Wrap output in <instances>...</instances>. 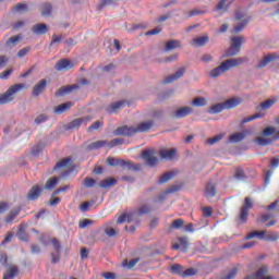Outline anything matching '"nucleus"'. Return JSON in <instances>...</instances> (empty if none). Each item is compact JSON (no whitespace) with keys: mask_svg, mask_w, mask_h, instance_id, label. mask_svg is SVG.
<instances>
[{"mask_svg":"<svg viewBox=\"0 0 279 279\" xmlns=\"http://www.w3.org/2000/svg\"><path fill=\"white\" fill-rule=\"evenodd\" d=\"M154 125H155L154 120L141 122L136 126L122 125L114 131V134L116 136H134V134H142L143 132H149V130H151Z\"/></svg>","mask_w":279,"mask_h":279,"instance_id":"1","label":"nucleus"},{"mask_svg":"<svg viewBox=\"0 0 279 279\" xmlns=\"http://www.w3.org/2000/svg\"><path fill=\"white\" fill-rule=\"evenodd\" d=\"M244 62H247L246 58H233L225 60L220 63L219 66L213 69L209 72L210 77H219L223 75L227 71H230V69H234L236 66H241Z\"/></svg>","mask_w":279,"mask_h":279,"instance_id":"2","label":"nucleus"},{"mask_svg":"<svg viewBox=\"0 0 279 279\" xmlns=\"http://www.w3.org/2000/svg\"><path fill=\"white\" fill-rule=\"evenodd\" d=\"M148 213H151V207L149 205H142L137 210L135 211H130L129 214H122L119 216L117 223H136L138 226L141 223V217L143 215H148Z\"/></svg>","mask_w":279,"mask_h":279,"instance_id":"3","label":"nucleus"},{"mask_svg":"<svg viewBox=\"0 0 279 279\" xmlns=\"http://www.w3.org/2000/svg\"><path fill=\"white\" fill-rule=\"evenodd\" d=\"M27 89V85L25 83H17L8 88L4 94H0V106L5 104H10L14 99V95L21 93V90Z\"/></svg>","mask_w":279,"mask_h":279,"instance_id":"4","label":"nucleus"},{"mask_svg":"<svg viewBox=\"0 0 279 279\" xmlns=\"http://www.w3.org/2000/svg\"><path fill=\"white\" fill-rule=\"evenodd\" d=\"M107 165L109 167H122V169H129L133 171H141V165H134L132 161H125L123 159H114L113 157L107 158Z\"/></svg>","mask_w":279,"mask_h":279,"instance_id":"5","label":"nucleus"},{"mask_svg":"<svg viewBox=\"0 0 279 279\" xmlns=\"http://www.w3.org/2000/svg\"><path fill=\"white\" fill-rule=\"evenodd\" d=\"M259 238V239H265V241H278L279 239V233L276 232V231H253L251 233H248L246 235V239H256Z\"/></svg>","mask_w":279,"mask_h":279,"instance_id":"6","label":"nucleus"},{"mask_svg":"<svg viewBox=\"0 0 279 279\" xmlns=\"http://www.w3.org/2000/svg\"><path fill=\"white\" fill-rule=\"evenodd\" d=\"M124 141L123 138H113L110 142L109 141H97L92 144H89L88 149H101V147H117L118 145H123Z\"/></svg>","mask_w":279,"mask_h":279,"instance_id":"7","label":"nucleus"},{"mask_svg":"<svg viewBox=\"0 0 279 279\" xmlns=\"http://www.w3.org/2000/svg\"><path fill=\"white\" fill-rule=\"evenodd\" d=\"M241 45H243V37H232L231 45L229 49L225 52L223 58H232V56H238V53L241 51Z\"/></svg>","mask_w":279,"mask_h":279,"instance_id":"8","label":"nucleus"},{"mask_svg":"<svg viewBox=\"0 0 279 279\" xmlns=\"http://www.w3.org/2000/svg\"><path fill=\"white\" fill-rule=\"evenodd\" d=\"M254 203H252V198L245 197L244 204L240 209L239 223H246L247 217L250 215V210H252Z\"/></svg>","mask_w":279,"mask_h":279,"instance_id":"9","label":"nucleus"},{"mask_svg":"<svg viewBox=\"0 0 279 279\" xmlns=\"http://www.w3.org/2000/svg\"><path fill=\"white\" fill-rule=\"evenodd\" d=\"M142 158L148 167H156L158 165V157H156L155 149H147L142 151Z\"/></svg>","mask_w":279,"mask_h":279,"instance_id":"10","label":"nucleus"},{"mask_svg":"<svg viewBox=\"0 0 279 279\" xmlns=\"http://www.w3.org/2000/svg\"><path fill=\"white\" fill-rule=\"evenodd\" d=\"M128 106V100H119L117 102H112L111 105L107 106L105 108V111L108 114H116V112H119V110L125 108Z\"/></svg>","mask_w":279,"mask_h":279,"instance_id":"11","label":"nucleus"},{"mask_svg":"<svg viewBox=\"0 0 279 279\" xmlns=\"http://www.w3.org/2000/svg\"><path fill=\"white\" fill-rule=\"evenodd\" d=\"M217 186L218 183L215 181H208L206 187H205V197L207 199H213L217 195Z\"/></svg>","mask_w":279,"mask_h":279,"instance_id":"12","label":"nucleus"},{"mask_svg":"<svg viewBox=\"0 0 279 279\" xmlns=\"http://www.w3.org/2000/svg\"><path fill=\"white\" fill-rule=\"evenodd\" d=\"M159 156L162 160H175L178 156V148L160 149Z\"/></svg>","mask_w":279,"mask_h":279,"instance_id":"13","label":"nucleus"},{"mask_svg":"<svg viewBox=\"0 0 279 279\" xmlns=\"http://www.w3.org/2000/svg\"><path fill=\"white\" fill-rule=\"evenodd\" d=\"M90 119L92 118L88 116L78 118V119H74L65 126V130H75L77 128H81L83 125V123L86 125V123H88V121H90Z\"/></svg>","mask_w":279,"mask_h":279,"instance_id":"14","label":"nucleus"},{"mask_svg":"<svg viewBox=\"0 0 279 279\" xmlns=\"http://www.w3.org/2000/svg\"><path fill=\"white\" fill-rule=\"evenodd\" d=\"M40 195H43V187H40V185H34L27 193L26 195V199H28L29 202H36V199H38V197H40Z\"/></svg>","mask_w":279,"mask_h":279,"instance_id":"15","label":"nucleus"},{"mask_svg":"<svg viewBox=\"0 0 279 279\" xmlns=\"http://www.w3.org/2000/svg\"><path fill=\"white\" fill-rule=\"evenodd\" d=\"M56 71H71L73 62L69 59H61L54 65Z\"/></svg>","mask_w":279,"mask_h":279,"instance_id":"16","label":"nucleus"},{"mask_svg":"<svg viewBox=\"0 0 279 279\" xmlns=\"http://www.w3.org/2000/svg\"><path fill=\"white\" fill-rule=\"evenodd\" d=\"M77 88H80V85L77 84L62 86L56 92V97H64V95H69L70 93H73V90H77Z\"/></svg>","mask_w":279,"mask_h":279,"instance_id":"17","label":"nucleus"},{"mask_svg":"<svg viewBox=\"0 0 279 279\" xmlns=\"http://www.w3.org/2000/svg\"><path fill=\"white\" fill-rule=\"evenodd\" d=\"M184 73H186V69L180 68L174 74L167 76L163 80V84H173V82L180 80V77H182Z\"/></svg>","mask_w":279,"mask_h":279,"instance_id":"18","label":"nucleus"},{"mask_svg":"<svg viewBox=\"0 0 279 279\" xmlns=\"http://www.w3.org/2000/svg\"><path fill=\"white\" fill-rule=\"evenodd\" d=\"M52 243V247L53 250L57 252V256L56 253H51V258H52V263H58L60 260V252L62 250V245L60 244V241H58V239L53 238L51 240Z\"/></svg>","mask_w":279,"mask_h":279,"instance_id":"19","label":"nucleus"},{"mask_svg":"<svg viewBox=\"0 0 279 279\" xmlns=\"http://www.w3.org/2000/svg\"><path fill=\"white\" fill-rule=\"evenodd\" d=\"M260 136H272V141H279V130L275 126H267L262 131Z\"/></svg>","mask_w":279,"mask_h":279,"instance_id":"20","label":"nucleus"},{"mask_svg":"<svg viewBox=\"0 0 279 279\" xmlns=\"http://www.w3.org/2000/svg\"><path fill=\"white\" fill-rule=\"evenodd\" d=\"M45 88H47V80L43 78L33 87V97H38L45 93Z\"/></svg>","mask_w":279,"mask_h":279,"instance_id":"21","label":"nucleus"},{"mask_svg":"<svg viewBox=\"0 0 279 279\" xmlns=\"http://www.w3.org/2000/svg\"><path fill=\"white\" fill-rule=\"evenodd\" d=\"M71 165H73V159L71 157H66V158L60 160L59 162H57L53 170L58 171V170H62V169H69L71 167Z\"/></svg>","mask_w":279,"mask_h":279,"instance_id":"22","label":"nucleus"},{"mask_svg":"<svg viewBox=\"0 0 279 279\" xmlns=\"http://www.w3.org/2000/svg\"><path fill=\"white\" fill-rule=\"evenodd\" d=\"M71 108H73V102L68 101L57 106L53 111H54V114H64V112L71 110Z\"/></svg>","mask_w":279,"mask_h":279,"instance_id":"23","label":"nucleus"},{"mask_svg":"<svg viewBox=\"0 0 279 279\" xmlns=\"http://www.w3.org/2000/svg\"><path fill=\"white\" fill-rule=\"evenodd\" d=\"M243 100L241 98H230L227 99L223 105H225V110H232V108H236V106H240Z\"/></svg>","mask_w":279,"mask_h":279,"instance_id":"24","label":"nucleus"},{"mask_svg":"<svg viewBox=\"0 0 279 279\" xmlns=\"http://www.w3.org/2000/svg\"><path fill=\"white\" fill-rule=\"evenodd\" d=\"M255 143L259 145V147H267L274 144V138L262 135L255 138Z\"/></svg>","mask_w":279,"mask_h":279,"instance_id":"25","label":"nucleus"},{"mask_svg":"<svg viewBox=\"0 0 279 279\" xmlns=\"http://www.w3.org/2000/svg\"><path fill=\"white\" fill-rule=\"evenodd\" d=\"M193 112V109L191 107H183L177 110L173 113L174 119H184V117H189Z\"/></svg>","mask_w":279,"mask_h":279,"instance_id":"26","label":"nucleus"},{"mask_svg":"<svg viewBox=\"0 0 279 279\" xmlns=\"http://www.w3.org/2000/svg\"><path fill=\"white\" fill-rule=\"evenodd\" d=\"M209 38L208 35H203L201 37H196L194 39H192L191 45L193 47H204V45H206V43H208Z\"/></svg>","mask_w":279,"mask_h":279,"instance_id":"27","label":"nucleus"},{"mask_svg":"<svg viewBox=\"0 0 279 279\" xmlns=\"http://www.w3.org/2000/svg\"><path fill=\"white\" fill-rule=\"evenodd\" d=\"M21 207H15L13 208L8 216L5 217L4 221L5 223H12V221H14L15 217H19L21 215Z\"/></svg>","mask_w":279,"mask_h":279,"instance_id":"28","label":"nucleus"},{"mask_svg":"<svg viewBox=\"0 0 279 279\" xmlns=\"http://www.w3.org/2000/svg\"><path fill=\"white\" fill-rule=\"evenodd\" d=\"M112 186H117V179L108 178L99 182L100 189H112Z\"/></svg>","mask_w":279,"mask_h":279,"instance_id":"29","label":"nucleus"},{"mask_svg":"<svg viewBox=\"0 0 279 279\" xmlns=\"http://www.w3.org/2000/svg\"><path fill=\"white\" fill-rule=\"evenodd\" d=\"M33 32L37 36H43V34H47L49 32V28L47 27V24H35L33 26Z\"/></svg>","mask_w":279,"mask_h":279,"instance_id":"30","label":"nucleus"},{"mask_svg":"<svg viewBox=\"0 0 279 279\" xmlns=\"http://www.w3.org/2000/svg\"><path fill=\"white\" fill-rule=\"evenodd\" d=\"M250 23V17L242 20L241 23L236 24L233 28H232V34H239L241 32H243V29H245L246 25Z\"/></svg>","mask_w":279,"mask_h":279,"instance_id":"31","label":"nucleus"},{"mask_svg":"<svg viewBox=\"0 0 279 279\" xmlns=\"http://www.w3.org/2000/svg\"><path fill=\"white\" fill-rule=\"evenodd\" d=\"M223 110H226V106L222 104H216L213 105L209 109H208V113L209 114H219V112H223Z\"/></svg>","mask_w":279,"mask_h":279,"instance_id":"32","label":"nucleus"},{"mask_svg":"<svg viewBox=\"0 0 279 279\" xmlns=\"http://www.w3.org/2000/svg\"><path fill=\"white\" fill-rule=\"evenodd\" d=\"M170 274H173L175 276H181L184 274V267H182V265L180 264H173L170 268H169Z\"/></svg>","mask_w":279,"mask_h":279,"instance_id":"33","label":"nucleus"},{"mask_svg":"<svg viewBox=\"0 0 279 279\" xmlns=\"http://www.w3.org/2000/svg\"><path fill=\"white\" fill-rule=\"evenodd\" d=\"M275 58H276V54L266 56L262 61H259L257 69H264V66H267L269 62H274Z\"/></svg>","mask_w":279,"mask_h":279,"instance_id":"34","label":"nucleus"},{"mask_svg":"<svg viewBox=\"0 0 279 279\" xmlns=\"http://www.w3.org/2000/svg\"><path fill=\"white\" fill-rule=\"evenodd\" d=\"M233 178L238 180V182H245L247 177L245 175L243 168H236Z\"/></svg>","mask_w":279,"mask_h":279,"instance_id":"35","label":"nucleus"},{"mask_svg":"<svg viewBox=\"0 0 279 279\" xmlns=\"http://www.w3.org/2000/svg\"><path fill=\"white\" fill-rule=\"evenodd\" d=\"M19 275V268L16 266L10 267L8 272L4 274L3 279H14Z\"/></svg>","mask_w":279,"mask_h":279,"instance_id":"36","label":"nucleus"},{"mask_svg":"<svg viewBox=\"0 0 279 279\" xmlns=\"http://www.w3.org/2000/svg\"><path fill=\"white\" fill-rule=\"evenodd\" d=\"M180 48V40L171 39L166 43L165 51H171L173 49Z\"/></svg>","mask_w":279,"mask_h":279,"instance_id":"37","label":"nucleus"},{"mask_svg":"<svg viewBox=\"0 0 279 279\" xmlns=\"http://www.w3.org/2000/svg\"><path fill=\"white\" fill-rule=\"evenodd\" d=\"M53 7L50 3H45L40 7L41 16H51Z\"/></svg>","mask_w":279,"mask_h":279,"instance_id":"38","label":"nucleus"},{"mask_svg":"<svg viewBox=\"0 0 279 279\" xmlns=\"http://www.w3.org/2000/svg\"><path fill=\"white\" fill-rule=\"evenodd\" d=\"M175 178V172H166L163 175L160 177L159 179V184H166V182H169V180H173Z\"/></svg>","mask_w":279,"mask_h":279,"instance_id":"39","label":"nucleus"},{"mask_svg":"<svg viewBox=\"0 0 279 279\" xmlns=\"http://www.w3.org/2000/svg\"><path fill=\"white\" fill-rule=\"evenodd\" d=\"M21 43V35L11 36L7 40V47H16Z\"/></svg>","mask_w":279,"mask_h":279,"instance_id":"40","label":"nucleus"},{"mask_svg":"<svg viewBox=\"0 0 279 279\" xmlns=\"http://www.w3.org/2000/svg\"><path fill=\"white\" fill-rule=\"evenodd\" d=\"M263 117H265L264 113H255L253 116L242 119L241 124L245 125V123H250L251 121H256V119H263Z\"/></svg>","mask_w":279,"mask_h":279,"instance_id":"41","label":"nucleus"},{"mask_svg":"<svg viewBox=\"0 0 279 279\" xmlns=\"http://www.w3.org/2000/svg\"><path fill=\"white\" fill-rule=\"evenodd\" d=\"M276 101H278V99H276V98L267 99L264 102L259 104V108H260V110H269V108H271V106H274V104H276Z\"/></svg>","mask_w":279,"mask_h":279,"instance_id":"42","label":"nucleus"},{"mask_svg":"<svg viewBox=\"0 0 279 279\" xmlns=\"http://www.w3.org/2000/svg\"><path fill=\"white\" fill-rule=\"evenodd\" d=\"M243 138H245V133H234V134L230 135L229 142L230 143H241V141H243Z\"/></svg>","mask_w":279,"mask_h":279,"instance_id":"43","label":"nucleus"},{"mask_svg":"<svg viewBox=\"0 0 279 279\" xmlns=\"http://www.w3.org/2000/svg\"><path fill=\"white\" fill-rule=\"evenodd\" d=\"M193 106L201 108L202 106H206L208 101L204 97H197L192 101Z\"/></svg>","mask_w":279,"mask_h":279,"instance_id":"44","label":"nucleus"},{"mask_svg":"<svg viewBox=\"0 0 279 279\" xmlns=\"http://www.w3.org/2000/svg\"><path fill=\"white\" fill-rule=\"evenodd\" d=\"M197 268H187L183 270L182 278H191L192 276H196Z\"/></svg>","mask_w":279,"mask_h":279,"instance_id":"45","label":"nucleus"},{"mask_svg":"<svg viewBox=\"0 0 279 279\" xmlns=\"http://www.w3.org/2000/svg\"><path fill=\"white\" fill-rule=\"evenodd\" d=\"M222 138H223V134H218L214 137L207 138L206 143L207 145H215L219 143V141H221Z\"/></svg>","mask_w":279,"mask_h":279,"instance_id":"46","label":"nucleus"},{"mask_svg":"<svg viewBox=\"0 0 279 279\" xmlns=\"http://www.w3.org/2000/svg\"><path fill=\"white\" fill-rule=\"evenodd\" d=\"M201 14H206V9H193L189 12V17L199 16Z\"/></svg>","mask_w":279,"mask_h":279,"instance_id":"47","label":"nucleus"},{"mask_svg":"<svg viewBox=\"0 0 279 279\" xmlns=\"http://www.w3.org/2000/svg\"><path fill=\"white\" fill-rule=\"evenodd\" d=\"M56 184H58V178L52 177L47 180L45 189H53V186H56Z\"/></svg>","mask_w":279,"mask_h":279,"instance_id":"48","label":"nucleus"},{"mask_svg":"<svg viewBox=\"0 0 279 279\" xmlns=\"http://www.w3.org/2000/svg\"><path fill=\"white\" fill-rule=\"evenodd\" d=\"M95 184H97V181H95V179H93L90 177L85 178L84 186H86V189H93V186H95Z\"/></svg>","mask_w":279,"mask_h":279,"instance_id":"49","label":"nucleus"},{"mask_svg":"<svg viewBox=\"0 0 279 279\" xmlns=\"http://www.w3.org/2000/svg\"><path fill=\"white\" fill-rule=\"evenodd\" d=\"M99 128H104V122L96 121L92 125L88 126V132H94V130H99Z\"/></svg>","mask_w":279,"mask_h":279,"instance_id":"50","label":"nucleus"},{"mask_svg":"<svg viewBox=\"0 0 279 279\" xmlns=\"http://www.w3.org/2000/svg\"><path fill=\"white\" fill-rule=\"evenodd\" d=\"M13 12H27V4L17 3V4L13 8Z\"/></svg>","mask_w":279,"mask_h":279,"instance_id":"51","label":"nucleus"},{"mask_svg":"<svg viewBox=\"0 0 279 279\" xmlns=\"http://www.w3.org/2000/svg\"><path fill=\"white\" fill-rule=\"evenodd\" d=\"M184 226V220L182 218L175 219L172 221V228H175V230H180Z\"/></svg>","mask_w":279,"mask_h":279,"instance_id":"52","label":"nucleus"},{"mask_svg":"<svg viewBox=\"0 0 279 279\" xmlns=\"http://www.w3.org/2000/svg\"><path fill=\"white\" fill-rule=\"evenodd\" d=\"M16 234L20 241H27V232L23 228H20Z\"/></svg>","mask_w":279,"mask_h":279,"instance_id":"53","label":"nucleus"},{"mask_svg":"<svg viewBox=\"0 0 279 279\" xmlns=\"http://www.w3.org/2000/svg\"><path fill=\"white\" fill-rule=\"evenodd\" d=\"M47 119H49L47 116L39 114L36 117L35 123H36V125H40V123H45V121H47Z\"/></svg>","mask_w":279,"mask_h":279,"instance_id":"54","label":"nucleus"},{"mask_svg":"<svg viewBox=\"0 0 279 279\" xmlns=\"http://www.w3.org/2000/svg\"><path fill=\"white\" fill-rule=\"evenodd\" d=\"M160 32H162V28L160 26L146 32V36H156V34H160Z\"/></svg>","mask_w":279,"mask_h":279,"instance_id":"55","label":"nucleus"},{"mask_svg":"<svg viewBox=\"0 0 279 279\" xmlns=\"http://www.w3.org/2000/svg\"><path fill=\"white\" fill-rule=\"evenodd\" d=\"M28 53H29V47L22 48L17 52V58H25V56L28 54Z\"/></svg>","mask_w":279,"mask_h":279,"instance_id":"56","label":"nucleus"},{"mask_svg":"<svg viewBox=\"0 0 279 279\" xmlns=\"http://www.w3.org/2000/svg\"><path fill=\"white\" fill-rule=\"evenodd\" d=\"M10 208V205L8 202H0V215H3L8 209Z\"/></svg>","mask_w":279,"mask_h":279,"instance_id":"57","label":"nucleus"},{"mask_svg":"<svg viewBox=\"0 0 279 279\" xmlns=\"http://www.w3.org/2000/svg\"><path fill=\"white\" fill-rule=\"evenodd\" d=\"M271 217L269 214H262L260 217L257 219L260 223H267V220Z\"/></svg>","mask_w":279,"mask_h":279,"instance_id":"58","label":"nucleus"},{"mask_svg":"<svg viewBox=\"0 0 279 279\" xmlns=\"http://www.w3.org/2000/svg\"><path fill=\"white\" fill-rule=\"evenodd\" d=\"M204 217H213V207H203Z\"/></svg>","mask_w":279,"mask_h":279,"instance_id":"59","label":"nucleus"},{"mask_svg":"<svg viewBox=\"0 0 279 279\" xmlns=\"http://www.w3.org/2000/svg\"><path fill=\"white\" fill-rule=\"evenodd\" d=\"M12 75V70H5L0 73V80H8Z\"/></svg>","mask_w":279,"mask_h":279,"instance_id":"60","label":"nucleus"},{"mask_svg":"<svg viewBox=\"0 0 279 279\" xmlns=\"http://www.w3.org/2000/svg\"><path fill=\"white\" fill-rule=\"evenodd\" d=\"M92 223H93V221H90L89 219H84V220L80 221L78 228H87V226H90Z\"/></svg>","mask_w":279,"mask_h":279,"instance_id":"61","label":"nucleus"},{"mask_svg":"<svg viewBox=\"0 0 279 279\" xmlns=\"http://www.w3.org/2000/svg\"><path fill=\"white\" fill-rule=\"evenodd\" d=\"M61 199L60 197H51L49 201L50 206H58V204H60Z\"/></svg>","mask_w":279,"mask_h":279,"instance_id":"62","label":"nucleus"},{"mask_svg":"<svg viewBox=\"0 0 279 279\" xmlns=\"http://www.w3.org/2000/svg\"><path fill=\"white\" fill-rule=\"evenodd\" d=\"M32 254H40V246L38 244H33L31 246Z\"/></svg>","mask_w":279,"mask_h":279,"instance_id":"63","label":"nucleus"},{"mask_svg":"<svg viewBox=\"0 0 279 279\" xmlns=\"http://www.w3.org/2000/svg\"><path fill=\"white\" fill-rule=\"evenodd\" d=\"M105 234L109 236H114L117 234V230H114L113 228H107L105 229Z\"/></svg>","mask_w":279,"mask_h":279,"instance_id":"64","label":"nucleus"}]
</instances>
